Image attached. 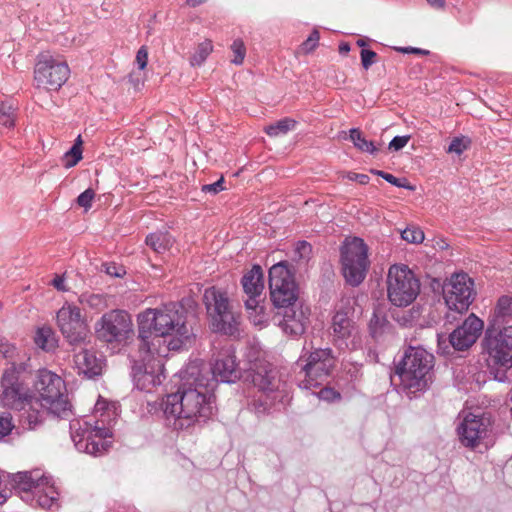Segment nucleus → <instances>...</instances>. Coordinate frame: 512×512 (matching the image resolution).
<instances>
[{
  "instance_id": "1",
  "label": "nucleus",
  "mask_w": 512,
  "mask_h": 512,
  "mask_svg": "<svg viewBox=\"0 0 512 512\" xmlns=\"http://www.w3.org/2000/svg\"><path fill=\"white\" fill-rule=\"evenodd\" d=\"M191 330L186 325L183 307L170 302L158 308H148L138 315L139 348L151 352V344L160 343L161 338L172 336L167 342L168 350L181 349L190 339Z\"/></svg>"
},
{
  "instance_id": "2",
  "label": "nucleus",
  "mask_w": 512,
  "mask_h": 512,
  "mask_svg": "<svg viewBox=\"0 0 512 512\" xmlns=\"http://www.w3.org/2000/svg\"><path fill=\"white\" fill-rule=\"evenodd\" d=\"M215 409L213 388L199 381L183 385L163 401L164 414L167 419H173L176 430L202 427L214 415Z\"/></svg>"
},
{
  "instance_id": "3",
  "label": "nucleus",
  "mask_w": 512,
  "mask_h": 512,
  "mask_svg": "<svg viewBox=\"0 0 512 512\" xmlns=\"http://www.w3.org/2000/svg\"><path fill=\"white\" fill-rule=\"evenodd\" d=\"M481 346L488 371L494 379L512 381V325H489Z\"/></svg>"
},
{
  "instance_id": "4",
  "label": "nucleus",
  "mask_w": 512,
  "mask_h": 512,
  "mask_svg": "<svg viewBox=\"0 0 512 512\" xmlns=\"http://www.w3.org/2000/svg\"><path fill=\"white\" fill-rule=\"evenodd\" d=\"M434 356L421 347H409L396 365L402 389L409 395L425 391L432 381Z\"/></svg>"
},
{
  "instance_id": "5",
  "label": "nucleus",
  "mask_w": 512,
  "mask_h": 512,
  "mask_svg": "<svg viewBox=\"0 0 512 512\" xmlns=\"http://www.w3.org/2000/svg\"><path fill=\"white\" fill-rule=\"evenodd\" d=\"M203 303L213 332L239 336L241 314L234 309L225 290L215 286L205 289Z\"/></svg>"
},
{
  "instance_id": "6",
  "label": "nucleus",
  "mask_w": 512,
  "mask_h": 512,
  "mask_svg": "<svg viewBox=\"0 0 512 512\" xmlns=\"http://www.w3.org/2000/svg\"><path fill=\"white\" fill-rule=\"evenodd\" d=\"M34 387L39 395L37 400L47 414L57 418H67L72 414L66 385L59 375L50 370L41 369L37 373Z\"/></svg>"
},
{
  "instance_id": "7",
  "label": "nucleus",
  "mask_w": 512,
  "mask_h": 512,
  "mask_svg": "<svg viewBox=\"0 0 512 512\" xmlns=\"http://www.w3.org/2000/svg\"><path fill=\"white\" fill-rule=\"evenodd\" d=\"M335 362L330 348H317L302 353L297 362L301 365L300 374L303 375L299 383L300 388L311 389L321 386L330 376Z\"/></svg>"
},
{
  "instance_id": "8",
  "label": "nucleus",
  "mask_w": 512,
  "mask_h": 512,
  "mask_svg": "<svg viewBox=\"0 0 512 512\" xmlns=\"http://www.w3.org/2000/svg\"><path fill=\"white\" fill-rule=\"evenodd\" d=\"M341 270L345 281L353 286H359L365 279L370 261L368 247L358 237L346 240L341 247Z\"/></svg>"
},
{
  "instance_id": "9",
  "label": "nucleus",
  "mask_w": 512,
  "mask_h": 512,
  "mask_svg": "<svg viewBox=\"0 0 512 512\" xmlns=\"http://www.w3.org/2000/svg\"><path fill=\"white\" fill-rule=\"evenodd\" d=\"M420 282L406 265H392L387 274V296L397 307L410 305L418 296Z\"/></svg>"
},
{
  "instance_id": "10",
  "label": "nucleus",
  "mask_w": 512,
  "mask_h": 512,
  "mask_svg": "<svg viewBox=\"0 0 512 512\" xmlns=\"http://www.w3.org/2000/svg\"><path fill=\"white\" fill-rule=\"evenodd\" d=\"M71 438L80 452L98 456L103 454L111 445L108 440L112 432L108 426H92L88 422L80 423L74 420L70 423Z\"/></svg>"
},
{
  "instance_id": "11",
  "label": "nucleus",
  "mask_w": 512,
  "mask_h": 512,
  "mask_svg": "<svg viewBox=\"0 0 512 512\" xmlns=\"http://www.w3.org/2000/svg\"><path fill=\"white\" fill-rule=\"evenodd\" d=\"M56 324L70 346L81 347L90 342V329L78 306L65 303L56 314Z\"/></svg>"
},
{
  "instance_id": "12",
  "label": "nucleus",
  "mask_w": 512,
  "mask_h": 512,
  "mask_svg": "<svg viewBox=\"0 0 512 512\" xmlns=\"http://www.w3.org/2000/svg\"><path fill=\"white\" fill-rule=\"evenodd\" d=\"M269 289L273 304L278 308H288L298 299V286L288 262L281 261L269 269Z\"/></svg>"
},
{
  "instance_id": "13",
  "label": "nucleus",
  "mask_w": 512,
  "mask_h": 512,
  "mask_svg": "<svg viewBox=\"0 0 512 512\" xmlns=\"http://www.w3.org/2000/svg\"><path fill=\"white\" fill-rule=\"evenodd\" d=\"M98 340L107 344H121L133 334V322L129 313L114 309L104 313L95 323Z\"/></svg>"
},
{
  "instance_id": "14",
  "label": "nucleus",
  "mask_w": 512,
  "mask_h": 512,
  "mask_svg": "<svg viewBox=\"0 0 512 512\" xmlns=\"http://www.w3.org/2000/svg\"><path fill=\"white\" fill-rule=\"evenodd\" d=\"M70 69L63 60L42 53L38 56L34 69V79L38 86L49 90H58L68 80Z\"/></svg>"
},
{
  "instance_id": "15",
  "label": "nucleus",
  "mask_w": 512,
  "mask_h": 512,
  "mask_svg": "<svg viewBox=\"0 0 512 512\" xmlns=\"http://www.w3.org/2000/svg\"><path fill=\"white\" fill-rule=\"evenodd\" d=\"M141 354V362H137L132 367V378L137 389L151 392L155 387L162 384L165 376L163 374V364L160 359L151 358L154 352L146 353L145 349Z\"/></svg>"
},
{
  "instance_id": "16",
  "label": "nucleus",
  "mask_w": 512,
  "mask_h": 512,
  "mask_svg": "<svg viewBox=\"0 0 512 512\" xmlns=\"http://www.w3.org/2000/svg\"><path fill=\"white\" fill-rule=\"evenodd\" d=\"M332 335L335 345L342 350H357L362 346L358 325L348 310H337L332 318Z\"/></svg>"
},
{
  "instance_id": "17",
  "label": "nucleus",
  "mask_w": 512,
  "mask_h": 512,
  "mask_svg": "<svg viewBox=\"0 0 512 512\" xmlns=\"http://www.w3.org/2000/svg\"><path fill=\"white\" fill-rule=\"evenodd\" d=\"M474 283L467 274H455L444 288L445 303L450 310L463 313L474 300Z\"/></svg>"
},
{
  "instance_id": "18",
  "label": "nucleus",
  "mask_w": 512,
  "mask_h": 512,
  "mask_svg": "<svg viewBox=\"0 0 512 512\" xmlns=\"http://www.w3.org/2000/svg\"><path fill=\"white\" fill-rule=\"evenodd\" d=\"M1 387L3 389L1 401L10 409L25 408L28 401L32 399L29 389L20 381L15 370H6L3 373Z\"/></svg>"
},
{
  "instance_id": "19",
  "label": "nucleus",
  "mask_w": 512,
  "mask_h": 512,
  "mask_svg": "<svg viewBox=\"0 0 512 512\" xmlns=\"http://www.w3.org/2000/svg\"><path fill=\"white\" fill-rule=\"evenodd\" d=\"M490 421L482 415L468 413L457 426L460 443L470 449H475L487 436Z\"/></svg>"
},
{
  "instance_id": "20",
  "label": "nucleus",
  "mask_w": 512,
  "mask_h": 512,
  "mask_svg": "<svg viewBox=\"0 0 512 512\" xmlns=\"http://www.w3.org/2000/svg\"><path fill=\"white\" fill-rule=\"evenodd\" d=\"M484 323L475 314H470L448 337V342L456 351L469 349L479 338Z\"/></svg>"
},
{
  "instance_id": "21",
  "label": "nucleus",
  "mask_w": 512,
  "mask_h": 512,
  "mask_svg": "<svg viewBox=\"0 0 512 512\" xmlns=\"http://www.w3.org/2000/svg\"><path fill=\"white\" fill-rule=\"evenodd\" d=\"M241 284L248 298L245 300V307L248 311L256 314L263 313V306L260 305V296L264 289L263 271L259 265H254L251 270L242 277Z\"/></svg>"
},
{
  "instance_id": "22",
  "label": "nucleus",
  "mask_w": 512,
  "mask_h": 512,
  "mask_svg": "<svg viewBox=\"0 0 512 512\" xmlns=\"http://www.w3.org/2000/svg\"><path fill=\"white\" fill-rule=\"evenodd\" d=\"M211 370L216 381L233 383L241 377L236 356L231 348L224 349L218 353Z\"/></svg>"
},
{
  "instance_id": "23",
  "label": "nucleus",
  "mask_w": 512,
  "mask_h": 512,
  "mask_svg": "<svg viewBox=\"0 0 512 512\" xmlns=\"http://www.w3.org/2000/svg\"><path fill=\"white\" fill-rule=\"evenodd\" d=\"M252 382L258 390L264 394L266 399L264 406H271L277 398V391L280 387V381L277 379V372L270 366H262L254 371Z\"/></svg>"
},
{
  "instance_id": "24",
  "label": "nucleus",
  "mask_w": 512,
  "mask_h": 512,
  "mask_svg": "<svg viewBox=\"0 0 512 512\" xmlns=\"http://www.w3.org/2000/svg\"><path fill=\"white\" fill-rule=\"evenodd\" d=\"M310 309L307 306L296 303L285 308L281 327L286 334L291 336L302 335L309 321Z\"/></svg>"
},
{
  "instance_id": "25",
  "label": "nucleus",
  "mask_w": 512,
  "mask_h": 512,
  "mask_svg": "<svg viewBox=\"0 0 512 512\" xmlns=\"http://www.w3.org/2000/svg\"><path fill=\"white\" fill-rule=\"evenodd\" d=\"M49 484V479L40 469L17 472L12 475V486L18 492H34Z\"/></svg>"
},
{
  "instance_id": "26",
  "label": "nucleus",
  "mask_w": 512,
  "mask_h": 512,
  "mask_svg": "<svg viewBox=\"0 0 512 512\" xmlns=\"http://www.w3.org/2000/svg\"><path fill=\"white\" fill-rule=\"evenodd\" d=\"M19 424L23 429L34 430L39 427L44 421V415L47 411L41 407L37 399H31L25 408H18Z\"/></svg>"
},
{
  "instance_id": "27",
  "label": "nucleus",
  "mask_w": 512,
  "mask_h": 512,
  "mask_svg": "<svg viewBox=\"0 0 512 512\" xmlns=\"http://www.w3.org/2000/svg\"><path fill=\"white\" fill-rule=\"evenodd\" d=\"M74 363L78 372L88 377L99 375L102 370L100 360L93 351L87 348H82L74 355Z\"/></svg>"
},
{
  "instance_id": "28",
  "label": "nucleus",
  "mask_w": 512,
  "mask_h": 512,
  "mask_svg": "<svg viewBox=\"0 0 512 512\" xmlns=\"http://www.w3.org/2000/svg\"><path fill=\"white\" fill-rule=\"evenodd\" d=\"M34 342L37 347L45 352H53L58 347V337L55 331L49 326H43L37 329Z\"/></svg>"
},
{
  "instance_id": "29",
  "label": "nucleus",
  "mask_w": 512,
  "mask_h": 512,
  "mask_svg": "<svg viewBox=\"0 0 512 512\" xmlns=\"http://www.w3.org/2000/svg\"><path fill=\"white\" fill-rule=\"evenodd\" d=\"M512 317V297L501 296L494 309L489 325L506 326L505 323Z\"/></svg>"
},
{
  "instance_id": "30",
  "label": "nucleus",
  "mask_w": 512,
  "mask_h": 512,
  "mask_svg": "<svg viewBox=\"0 0 512 512\" xmlns=\"http://www.w3.org/2000/svg\"><path fill=\"white\" fill-rule=\"evenodd\" d=\"M174 243V238L168 232L157 231L146 237V244L156 253H164Z\"/></svg>"
},
{
  "instance_id": "31",
  "label": "nucleus",
  "mask_w": 512,
  "mask_h": 512,
  "mask_svg": "<svg viewBox=\"0 0 512 512\" xmlns=\"http://www.w3.org/2000/svg\"><path fill=\"white\" fill-rule=\"evenodd\" d=\"M117 409L118 405L115 402H109L102 397H99L94 407L95 414H99L101 417L100 422L102 423V426H105V424L109 425L110 422L116 418ZM98 423L99 420L97 421V424Z\"/></svg>"
},
{
  "instance_id": "32",
  "label": "nucleus",
  "mask_w": 512,
  "mask_h": 512,
  "mask_svg": "<svg viewBox=\"0 0 512 512\" xmlns=\"http://www.w3.org/2000/svg\"><path fill=\"white\" fill-rule=\"evenodd\" d=\"M392 324L386 319L385 316H381L376 312L373 313L369 321V332L372 338L379 340L385 334L391 332Z\"/></svg>"
},
{
  "instance_id": "33",
  "label": "nucleus",
  "mask_w": 512,
  "mask_h": 512,
  "mask_svg": "<svg viewBox=\"0 0 512 512\" xmlns=\"http://www.w3.org/2000/svg\"><path fill=\"white\" fill-rule=\"evenodd\" d=\"M34 498L36 504L42 508L50 509L56 503V492L54 491L52 486L48 484L36 489L34 492Z\"/></svg>"
},
{
  "instance_id": "34",
  "label": "nucleus",
  "mask_w": 512,
  "mask_h": 512,
  "mask_svg": "<svg viewBox=\"0 0 512 512\" xmlns=\"http://www.w3.org/2000/svg\"><path fill=\"white\" fill-rule=\"evenodd\" d=\"M349 136L354 146L360 151L370 154H375L378 151L374 143L367 140L359 129L352 128Z\"/></svg>"
},
{
  "instance_id": "35",
  "label": "nucleus",
  "mask_w": 512,
  "mask_h": 512,
  "mask_svg": "<svg viewBox=\"0 0 512 512\" xmlns=\"http://www.w3.org/2000/svg\"><path fill=\"white\" fill-rule=\"evenodd\" d=\"M82 159V139L79 135L73 146L64 154L62 158L65 168L74 167Z\"/></svg>"
},
{
  "instance_id": "36",
  "label": "nucleus",
  "mask_w": 512,
  "mask_h": 512,
  "mask_svg": "<svg viewBox=\"0 0 512 512\" xmlns=\"http://www.w3.org/2000/svg\"><path fill=\"white\" fill-rule=\"evenodd\" d=\"M296 121L291 118H283L274 124L265 127L264 131L271 137L284 135L290 130L294 129Z\"/></svg>"
},
{
  "instance_id": "37",
  "label": "nucleus",
  "mask_w": 512,
  "mask_h": 512,
  "mask_svg": "<svg viewBox=\"0 0 512 512\" xmlns=\"http://www.w3.org/2000/svg\"><path fill=\"white\" fill-rule=\"evenodd\" d=\"M78 300L83 306H87L95 311H100L107 306L106 299L101 294L82 293Z\"/></svg>"
},
{
  "instance_id": "38",
  "label": "nucleus",
  "mask_w": 512,
  "mask_h": 512,
  "mask_svg": "<svg viewBox=\"0 0 512 512\" xmlns=\"http://www.w3.org/2000/svg\"><path fill=\"white\" fill-rule=\"evenodd\" d=\"M212 50H213V45L210 40H205V41L201 42L198 45L195 53L190 58L191 65L192 66H200L201 64H203L204 61L209 56V54L212 52Z\"/></svg>"
},
{
  "instance_id": "39",
  "label": "nucleus",
  "mask_w": 512,
  "mask_h": 512,
  "mask_svg": "<svg viewBox=\"0 0 512 512\" xmlns=\"http://www.w3.org/2000/svg\"><path fill=\"white\" fill-rule=\"evenodd\" d=\"M15 124V112L12 105L0 103V125L11 128Z\"/></svg>"
},
{
  "instance_id": "40",
  "label": "nucleus",
  "mask_w": 512,
  "mask_h": 512,
  "mask_svg": "<svg viewBox=\"0 0 512 512\" xmlns=\"http://www.w3.org/2000/svg\"><path fill=\"white\" fill-rule=\"evenodd\" d=\"M401 238L408 243L419 244L423 242L425 236L420 228L412 226L401 232Z\"/></svg>"
},
{
  "instance_id": "41",
  "label": "nucleus",
  "mask_w": 512,
  "mask_h": 512,
  "mask_svg": "<svg viewBox=\"0 0 512 512\" xmlns=\"http://www.w3.org/2000/svg\"><path fill=\"white\" fill-rule=\"evenodd\" d=\"M234 57L231 62L235 65H241L246 55V47L241 39H235L231 45Z\"/></svg>"
},
{
  "instance_id": "42",
  "label": "nucleus",
  "mask_w": 512,
  "mask_h": 512,
  "mask_svg": "<svg viewBox=\"0 0 512 512\" xmlns=\"http://www.w3.org/2000/svg\"><path fill=\"white\" fill-rule=\"evenodd\" d=\"M372 172L378 176H381L388 183H390L396 187L412 189V187L407 183V180L405 178H397L390 173H386V172L380 171V170H376V171H372Z\"/></svg>"
},
{
  "instance_id": "43",
  "label": "nucleus",
  "mask_w": 512,
  "mask_h": 512,
  "mask_svg": "<svg viewBox=\"0 0 512 512\" xmlns=\"http://www.w3.org/2000/svg\"><path fill=\"white\" fill-rule=\"evenodd\" d=\"M14 428L13 419L10 413L0 414V439L9 435Z\"/></svg>"
},
{
  "instance_id": "44",
  "label": "nucleus",
  "mask_w": 512,
  "mask_h": 512,
  "mask_svg": "<svg viewBox=\"0 0 512 512\" xmlns=\"http://www.w3.org/2000/svg\"><path fill=\"white\" fill-rule=\"evenodd\" d=\"M469 143L470 141L466 140L464 137H456L450 142L447 152L461 155L468 148Z\"/></svg>"
},
{
  "instance_id": "45",
  "label": "nucleus",
  "mask_w": 512,
  "mask_h": 512,
  "mask_svg": "<svg viewBox=\"0 0 512 512\" xmlns=\"http://www.w3.org/2000/svg\"><path fill=\"white\" fill-rule=\"evenodd\" d=\"M361 64L365 70H368L377 59V53L370 49H362L360 52Z\"/></svg>"
},
{
  "instance_id": "46",
  "label": "nucleus",
  "mask_w": 512,
  "mask_h": 512,
  "mask_svg": "<svg viewBox=\"0 0 512 512\" xmlns=\"http://www.w3.org/2000/svg\"><path fill=\"white\" fill-rule=\"evenodd\" d=\"M319 39V32L317 30H313L308 38L302 43V50L305 53L312 52L317 47Z\"/></svg>"
},
{
  "instance_id": "47",
  "label": "nucleus",
  "mask_w": 512,
  "mask_h": 512,
  "mask_svg": "<svg viewBox=\"0 0 512 512\" xmlns=\"http://www.w3.org/2000/svg\"><path fill=\"white\" fill-rule=\"evenodd\" d=\"M95 192L92 189H86L77 197V204L86 210L91 208Z\"/></svg>"
},
{
  "instance_id": "48",
  "label": "nucleus",
  "mask_w": 512,
  "mask_h": 512,
  "mask_svg": "<svg viewBox=\"0 0 512 512\" xmlns=\"http://www.w3.org/2000/svg\"><path fill=\"white\" fill-rule=\"evenodd\" d=\"M409 140V135L395 136L389 143V149L393 151H399L407 145Z\"/></svg>"
},
{
  "instance_id": "49",
  "label": "nucleus",
  "mask_w": 512,
  "mask_h": 512,
  "mask_svg": "<svg viewBox=\"0 0 512 512\" xmlns=\"http://www.w3.org/2000/svg\"><path fill=\"white\" fill-rule=\"evenodd\" d=\"M224 184V178L221 177L219 180L212 184H206L202 186V191L205 193H211L213 195H216L217 193L223 191L225 188L223 186Z\"/></svg>"
},
{
  "instance_id": "50",
  "label": "nucleus",
  "mask_w": 512,
  "mask_h": 512,
  "mask_svg": "<svg viewBox=\"0 0 512 512\" xmlns=\"http://www.w3.org/2000/svg\"><path fill=\"white\" fill-rule=\"evenodd\" d=\"M148 61V51L145 46L140 47L136 54V63L140 70L145 69Z\"/></svg>"
},
{
  "instance_id": "51",
  "label": "nucleus",
  "mask_w": 512,
  "mask_h": 512,
  "mask_svg": "<svg viewBox=\"0 0 512 512\" xmlns=\"http://www.w3.org/2000/svg\"><path fill=\"white\" fill-rule=\"evenodd\" d=\"M320 398L325 400H335L340 399V393L331 389V388H323L319 392Z\"/></svg>"
},
{
  "instance_id": "52",
  "label": "nucleus",
  "mask_w": 512,
  "mask_h": 512,
  "mask_svg": "<svg viewBox=\"0 0 512 512\" xmlns=\"http://www.w3.org/2000/svg\"><path fill=\"white\" fill-rule=\"evenodd\" d=\"M105 272L110 276L121 277L125 271L123 267H118L114 263L105 264Z\"/></svg>"
},
{
  "instance_id": "53",
  "label": "nucleus",
  "mask_w": 512,
  "mask_h": 512,
  "mask_svg": "<svg viewBox=\"0 0 512 512\" xmlns=\"http://www.w3.org/2000/svg\"><path fill=\"white\" fill-rule=\"evenodd\" d=\"M296 251L299 253L300 257H304L310 253L311 246L306 241H301L297 244Z\"/></svg>"
},
{
  "instance_id": "54",
  "label": "nucleus",
  "mask_w": 512,
  "mask_h": 512,
  "mask_svg": "<svg viewBox=\"0 0 512 512\" xmlns=\"http://www.w3.org/2000/svg\"><path fill=\"white\" fill-rule=\"evenodd\" d=\"M65 280H64V277L63 276H56L53 280H52V285L54 286L55 289H57L58 291H67L68 288L65 286L64 284Z\"/></svg>"
},
{
  "instance_id": "55",
  "label": "nucleus",
  "mask_w": 512,
  "mask_h": 512,
  "mask_svg": "<svg viewBox=\"0 0 512 512\" xmlns=\"http://www.w3.org/2000/svg\"><path fill=\"white\" fill-rule=\"evenodd\" d=\"M351 180H355L358 183L365 185L369 182V176L366 174H357L354 173L352 176L349 177Z\"/></svg>"
},
{
  "instance_id": "56",
  "label": "nucleus",
  "mask_w": 512,
  "mask_h": 512,
  "mask_svg": "<svg viewBox=\"0 0 512 512\" xmlns=\"http://www.w3.org/2000/svg\"><path fill=\"white\" fill-rule=\"evenodd\" d=\"M399 51H401L403 53H415V54H425V55L429 53V51H427V50H423L420 48H413V47L400 48Z\"/></svg>"
},
{
  "instance_id": "57",
  "label": "nucleus",
  "mask_w": 512,
  "mask_h": 512,
  "mask_svg": "<svg viewBox=\"0 0 512 512\" xmlns=\"http://www.w3.org/2000/svg\"><path fill=\"white\" fill-rule=\"evenodd\" d=\"M430 6L435 9H443L446 4V0H426Z\"/></svg>"
},
{
  "instance_id": "58",
  "label": "nucleus",
  "mask_w": 512,
  "mask_h": 512,
  "mask_svg": "<svg viewBox=\"0 0 512 512\" xmlns=\"http://www.w3.org/2000/svg\"><path fill=\"white\" fill-rule=\"evenodd\" d=\"M11 494H12L11 490L2 489L0 491V505H3L8 500V498L11 496Z\"/></svg>"
},
{
  "instance_id": "59",
  "label": "nucleus",
  "mask_w": 512,
  "mask_h": 512,
  "mask_svg": "<svg viewBox=\"0 0 512 512\" xmlns=\"http://www.w3.org/2000/svg\"><path fill=\"white\" fill-rule=\"evenodd\" d=\"M447 348H448V346L446 345V340H443L442 338H439L438 339V349H439V351H442L443 354L448 353V351H446Z\"/></svg>"
},
{
  "instance_id": "60",
  "label": "nucleus",
  "mask_w": 512,
  "mask_h": 512,
  "mask_svg": "<svg viewBox=\"0 0 512 512\" xmlns=\"http://www.w3.org/2000/svg\"><path fill=\"white\" fill-rule=\"evenodd\" d=\"M350 51V45L346 42H343L339 45L340 54H347Z\"/></svg>"
},
{
  "instance_id": "61",
  "label": "nucleus",
  "mask_w": 512,
  "mask_h": 512,
  "mask_svg": "<svg viewBox=\"0 0 512 512\" xmlns=\"http://www.w3.org/2000/svg\"><path fill=\"white\" fill-rule=\"evenodd\" d=\"M205 0H187V3L192 6V7H196L200 4H202Z\"/></svg>"
},
{
  "instance_id": "62",
  "label": "nucleus",
  "mask_w": 512,
  "mask_h": 512,
  "mask_svg": "<svg viewBox=\"0 0 512 512\" xmlns=\"http://www.w3.org/2000/svg\"><path fill=\"white\" fill-rule=\"evenodd\" d=\"M357 44H358L359 46H364V45H365V43H364V41H363V40H358V41H357Z\"/></svg>"
},
{
  "instance_id": "63",
  "label": "nucleus",
  "mask_w": 512,
  "mask_h": 512,
  "mask_svg": "<svg viewBox=\"0 0 512 512\" xmlns=\"http://www.w3.org/2000/svg\"><path fill=\"white\" fill-rule=\"evenodd\" d=\"M6 352H7V351H6V350L4 351V350L2 349V347L0 346V353H3V355H4V356H6Z\"/></svg>"
}]
</instances>
